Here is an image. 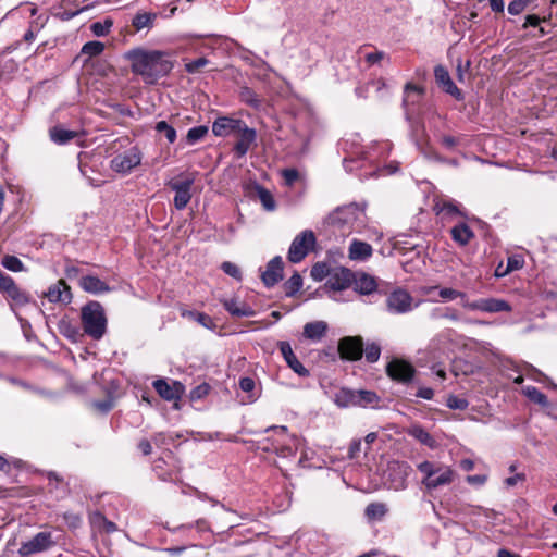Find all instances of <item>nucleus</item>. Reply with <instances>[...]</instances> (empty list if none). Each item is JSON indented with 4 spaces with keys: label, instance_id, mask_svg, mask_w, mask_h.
<instances>
[{
    "label": "nucleus",
    "instance_id": "obj_50",
    "mask_svg": "<svg viewBox=\"0 0 557 557\" xmlns=\"http://www.w3.org/2000/svg\"><path fill=\"white\" fill-rule=\"evenodd\" d=\"M207 64H209V60L205 57H201V58L195 59V60L186 63L185 70H186V72L194 74V73H197L201 67L206 66Z\"/></svg>",
    "mask_w": 557,
    "mask_h": 557
},
{
    "label": "nucleus",
    "instance_id": "obj_10",
    "mask_svg": "<svg viewBox=\"0 0 557 557\" xmlns=\"http://www.w3.org/2000/svg\"><path fill=\"white\" fill-rule=\"evenodd\" d=\"M54 545L51 532H39L34 535L30 540L25 541L18 548V555L22 557H29L34 554H38L48 550Z\"/></svg>",
    "mask_w": 557,
    "mask_h": 557
},
{
    "label": "nucleus",
    "instance_id": "obj_5",
    "mask_svg": "<svg viewBox=\"0 0 557 557\" xmlns=\"http://www.w3.org/2000/svg\"><path fill=\"white\" fill-rule=\"evenodd\" d=\"M422 96L423 88L411 83H407L405 85L403 108L405 111V117L410 123L413 136H416L419 128H423V125L414 120V115L417 113L416 107L420 103Z\"/></svg>",
    "mask_w": 557,
    "mask_h": 557
},
{
    "label": "nucleus",
    "instance_id": "obj_38",
    "mask_svg": "<svg viewBox=\"0 0 557 557\" xmlns=\"http://www.w3.org/2000/svg\"><path fill=\"white\" fill-rule=\"evenodd\" d=\"M409 434L414 437L420 443L433 447L434 446V440L431 436V434L424 430L422 426L414 425L409 430Z\"/></svg>",
    "mask_w": 557,
    "mask_h": 557
},
{
    "label": "nucleus",
    "instance_id": "obj_45",
    "mask_svg": "<svg viewBox=\"0 0 557 557\" xmlns=\"http://www.w3.org/2000/svg\"><path fill=\"white\" fill-rule=\"evenodd\" d=\"M1 264L5 269L13 271V272H20L23 270L22 261L15 256H11V255L4 256L2 258Z\"/></svg>",
    "mask_w": 557,
    "mask_h": 557
},
{
    "label": "nucleus",
    "instance_id": "obj_2",
    "mask_svg": "<svg viewBox=\"0 0 557 557\" xmlns=\"http://www.w3.org/2000/svg\"><path fill=\"white\" fill-rule=\"evenodd\" d=\"M438 295L444 300L461 299V306L470 311H481L486 313H498V312H510L512 310L510 304L499 298H480L476 300H469L468 296L463 292H459L449 287H442L438 290Z\"/></svg>",
    "mask_w": 557,
    "mask_h": 557
},
{
    "label": "nucleus",
    "instance_id": "obj_28",
    "mask_svg": "<svg viewBox=\"0 0 557 557\" xmlns=\"http://www.w3.org/2000/svg\"><path fill=\"white\" fill-rule=\"evenodd\" d=\"M239 99L242 102L255 110H261L263 107V100L261 97L252 88L247 86L240 88Z\"/></svg>",
    "mask_w": 557,
    "mask_h": 557
},
{
    "label": "nucleus",
    "instance_id": "obj_23",
    "mask_svg": "<svg viewBox=\"0 0 557 557\" xmlns=\"http://www.w3.org/2000/svg\"><path fill=\"white\" fill-rule=\"evenodd\" d=\"M45 296L50 302H70L72 299L71 289L63 280L51 285Z\"/></svg>",
    "mask_w": 557,
    "mask_h": 557
},
{
    "label": "nucleus",
    "instance_id": "obj_47",
    "mask_svg": "<svg viewBox=\"0 0 557 557\" xmlns=\"http://www.w3.org/2000/svg\"><path fill=\"white\" fill-rule=\"evenodd\" d=\"M331 274V271L326 263H317L311 269V276L317 281H322L323 278H327Z\"/></svg>",
    "mask_w": 557,
    "mask_h": 557
},
{
    "label": "nucleus",
    "instance_id": "obj_57",
    "mask_svg": "<svg viewBox=\"0 0 557 557\" xmlns=\"http://www.w3.org/2000/svg\"><path fill=\"white\" fill-rule=\"evenodd\" d=\"M239 387L246 393H251L255 389L256 383L253 379L245 376L239 379Z\"/></svg>",
    "mask_w": 557,
    "mask_h": 557
},
{
    "label": "nucleus",
    "instance_id": "obj_9",
    "mask_svg": "<svg viewBox=\"0 0 557 557\" xmlns=\"http://www.w3.org/2000/svg\"><path fill=\"white\" fill-rule=\"evenodd\" d=\"M418 304H413V297L405 289L397 288L386 297V310L392 314H405L412 311Z\"/></svg>",
    "mask_w": 557,
    "mask_h": 557
},
{
    "label": "nucleus",
    "instance_id": "obj_44",
    "mask_svg": "<svg viewBox=\"0 0 557 557\" xmlns=\"http://www.w3.org/2000/svg\"><path fill=\"white\" fill-rule=\"evenodd\" d=\"M435 208L437 209V214L443 213L447 216L463 215L458 206L451 201H444L442 205L437 203Z\"/></svg>",
    "mask_w": 557,
    "mask_h": 557
},
{
    "label": "nucleus",
    "instance_id": "obj_54",
    "mask_svg": "<svg viewBox=\"0 0 557 557\" xmlns=\"http://www.w3.org/2000/svg\"><path fill=\"white\" fill-rule=\"evenodd\" d=\"M282 175L287 186H293L299 177V173L296 169H285L283 170Z\"/></svg>",
    "mask_w": 557,
    "mask_h": 557
},
{
    "label": "nucleus",
    "instance_id": "obj_7",
    "mask_svg": "<svg viewBox=\"0 0 557 557\" xmlns=\"http://www.w3.org/2000/svg\"><path fill=\"white\" fill-rule=\"evenodd\" d=\"M412 468L406 461L393 460L388 462L385 471V483L388 488L401 491L407 487V479L411 474Z\"/></svg>",
    "mask_w": 557,
    "mask_h": 557
},
{
    "label": "nucleus",
    "instance_id": "obj_13",
    "mask_svg": "<svg viewBox=\"0 0 557 557\" xmlns=\"http://www.w3.org/2000/svg\"><path fill=\"white\" fill-rule=\"evenodd\" d=\"M153 387L161 398L168 401H177L185 393V386L178 381L169 383L164 379H158L153 382Z\"/></svg>",
    "mask_w": 557,
    "mask_h": 557
},
{
    "label": "nucleus",
    "instance_id": "obj_55",
    "mask_svg": "<svg viewBox=\"0 0 557 557\" xmlns=\"http://www.w3.org/2000/svg\"><path fill=\"white\" fill-rule=\"evenodd\" d=\"M89 8H91V5H86V7H83L82 9L79 10H76V11H69V10H65L63 12H60L57 14V16L62 20V21H70L72 20L73 17H75L76 15H78L79 13L88 10Z\"/></svg>",
    "mask_w": 557,
    "mask_h": 557
},
{
    "label": "nucleus",
    "instance_id": "obj_15",
    "mask_svg": "<svg viewBox=\"0 0 557 557\" xmlns=\"http://www.w3.org/2000/svg\"><path fill=\"white\" fill-rule=\"evenodd\" d=\"M242 126H245V122L240 119L219 116L212 123V133L218 137H227L235 135Z\"/></svg>",
    "mask_w": 557,
    "mask_h": 557
},
{
    "label": "nucleus",
    "instance_id": "obj_64",
    "mask_svg": "<svg viewBox=\"0 0 557 557\" xmlns=\"http://www.w3.org/2000/svg\"><path fill=\"white\" fill-rule=\"evenodd\" d=\"M138 449L143 453V455L148 456L152 451L151 443L144 438L138 443Z\"/></svg>",
    "mask_w": 557,
    "mask_h": 557
},
{
    "label": "nucleus",
    "instance_id": "obj_8",
    "mask_svg": "<svg viewBox=\"0 0 557 557\" xmlns=\"http://www.w3.org/2000/svg\"><path fill=\"white\" fill-rule=\"evenodd\" d=\"M194 183V174H187L182 180L173 178L166 183V186L175 193L173 202L177 210H183L187 207L191 199V186Z\"/></svg>",
    "mask_w": 557,
    "mask_h": 557
},
{
    "label": "nucleus",
    "instance_id": "obj_41",
    "mask_svg": "<svg viewBox=\"0 0 557 557\" xmlns=\"http://www.w3.org/2000/svg\"><path fill=\"white\" fill-rule=\"evenodd\" d=\"M112 26H113V21L111 18H106L103 22L92 23L90 25V30L95 36L102 37L110 33V29Z\"/></svg>",
    "mask_w": 557,
    "mask_h": 557
},
{
    "label": "nucleus",
    "instance_id": "obj_37",
    "mask_svg": "<svg viewBox=\"0 0 557 557\" xmlns=\"http://www.w3.org/2000/svg\"><path fill=\"white\" fill-rule=\"evenodd\" d=\"M154 18L156 14L152 13H137L132 21V25L137 30H140L143 28H150L153 25Z\"/></svg>",
    "mask_w": 557,
    "mask_h": 557
},
{
    "label": "nucleus",
    "instance_id": "obj_46",
    "mask_svg": "<svg viewBox=\"0 0 557 557\" xmlns=\"http://www.w3.org/2000/svg\"><path fill=\"white\" fill-rule=\"evenodd\" d=\"M222 271L230 275L231 277L235 278L237 282H240L243 280V274L238 265L231 261H224L221 264Z\"/></svg>",
    "mask_w": 557,
    "mask_h": 557
},
{
    "label": "nucleus",
    "instance_id": "obj_3",
    "mask_svg": "<svg viewBox=\"0 0 557 557\" xmlns=\"http://www.w3.org/2000/svg\"><path fill=\"white\" fill-rule=\"evenodd\" d=\"M417 469L423 475L421 483L429 491L449 485L455 478L454 470L442 462L425 460L418 463Z\"/></svg>",
    "mask_w": 557,
    "mask_h": 557
},
{
    "label": "nucleus",
    "instance_id": "obj_59",
    "mask_svg": "<svg viewBox=\"0 0 557 557\" xmlns=\"http://www.w3.org/2000/svg\"><path fill=\"white\" fill-rule=\"evenodd\" d=\"M384 58H385V53L383 51H375V52H370V53L366 54V61L370 65H374V64L379 63Z\"/></svg>",
    "mask_w": 557,
    "mask_h": 557
},
{
    "label": "nucleus",
    "instance_id": "obj_29",
    "mask_svg": "<svg viewBox=\"0 0 557 557\" xmlns=\"http://www.w3.org/2000/svg\"><path fill=\"white\" fill-rule=\"evenodd\" d=\"M78 133L75 131H69L61 126H54L50 129V138L58 145H65L72 139L76 138Z\"/></svg>",
    "mask_w": 557,
    "mask_h": 557
},
{
    "label": "nucleus",
    "instance_id": "obj_24",
    "mask_svg": "<svg viewBox=\"0 0 557 557\" xmlns=\"http://www.w3.org/2000/svg\"><path fill=\"white\" fill-rule=\"evenodd\" d=\"M79 286L89 294L98 295L110 290V286L95 275H85L78 280Z\"/></svg>",
    "mask_w": 557,
    "mask_h": 557
},
{
    "label": "nucleus",
    "instance_id": "obj_27",
    "mask_svg": "<svg viewBox=\"0 0 557 557\" xmlns=\"http://www.w3.org/2000/svg\"><path fill=\"white\" fill-rule=\"evenodd\" d=\"M327 332V323L324 321H314L305 324L304 336L313 342L321 341Z\"/></svg>",
    "mask_w": 557,
    "mask_h": 557
},
{
    "label": "nucleus",
    "instance_id": "obj_61",
    "mask_svg": "<svg viewBox=\"0 0 557 557\" xmlns=\"http://www.w3.org/2000/svg\"><path fill=\"white\" fill-rule=\"evenodd\" d=\"M525 480V474L524 473H517L512 476H509L505 480V484L506 486L508 487H512L515 486L518 482H522Z\"/></svg>",
    "mask_w": 557,
    "mask_h": 557
},
{
    "label": "nucleus",
    "instance_id": "obj_19",
    "mask_svg": "<svg viewBox=\"0 0 557 557\" xmlns=\"http://www.w3.org/2000/svg\"><path fill=\"white\" fill-rule=\"evenodd\" d=\"M354 273L345 268H338L331 272L325 286L332 290H344L352 283Z\"/></svg>",
    "mask_w": 557,
    "mask_h": 557
},
{
    "label": "nucleus",
    "instance_id": "obj_30",
    "mask_svg": "<svg viewBox=\"0 0 557 557\" xmlns=\"http://www.w3.org/2000/svg\"><path fill=\"white\" fill-rule=\"evenodd\" d=\"M335 404L342 408L357 406L356 391L348 388L339 389L335 394Z\"/></svg>",
    "mask_w": 557,
    "mask_h": 557
},
{
    "label": "nucleus",
    "instance_id": "obj_53",
    "mask_svg": "<svg viewBox=\"0 0 557 557\" xmlns=\"http://www.w3.org/2000/svg\"><path fill=\"white\" fill-rule=\"evenodd\" d=\"M352 207H346V208H338L332 215V221L338 222V223H347L348 218L345 215L347 212L351 211Z\"/></svg>",
    "mask_w": 557,
    "mask_h": 557
},
{
    "label": "nucleus",
    "instance_id": "obj_48",
    "mask_svg": "<svg viewBox=\"0 0 557 557\" xmlns=\"http://www.w3.org/2000/svg\"><path fill=\"white\" fill-rule=\"evenodd\" d=\"M446 405L449 409L465 410L468 408L469 403L466 398H461L456 395H450L447 398Z\"/></svg>",
    "mask_w": 557,
    "mask_h": 557
},
{
    "label": "nucleus",
    "instance_id": "obj_25",
    "mask_svg": "<svg viewBox=\"0 0 557 557\" xmlns=\"http://www.w3.org/2000/svg\"><path fill=\"white\" fill-rule=\"evenodd\" d=\"M372 246L359 239H352L348 249V257L354 261H366L372 256Z\"/></svg>",
    "mask_w": 557,
    "mask_h": 557
},
{
    "label": "nucleus",
    "instance_id": "obj_36",
    "mask_svg": "<svg viewBox=\"0 0 557 557\" xmlns=\"http://www.w3.org/2000/svg\"><path fill=\"white\" fill-rule=\"evenodd\" d=\"M388 509L383 503H371L366 508V515L369 519L381 520L385 517Z\"/></svg>",
    "mask_w": 557,
    "mask_h": 557
},
{
    "label": "nucleus",
    "instance_id": "obj_12",
    "mask_svg": "<svg viewBox=\"0 0 557 557\" xmlns=\"http://www.w3.org/2000/svg\"><path fill=\"white\" fill-rule=\"evenodd\" d=\"M386 373L392 380L408 384L412 381L416 369L408 361L393 359L386 366Z\"/></svg>",
    "mask_w": 557,
    "mask_h": 557
},
{
    "label": "nucleus",
    "instance_id": "obj_31",
    "mask_svg": "<svg viewBox=\"0 0 557 557\" xmlns=\"http://www.w3.org/2000/svg\"><path fill=\"white\" fill-rule=\"evenodd\" d=\"M522 394L534 404L540 405L541 407H548L549 401L545 394H543L540 389H537L535 386H525L522 388Z\"/></svg>",
    "mask_w": 557,
    "mask_h": 557
},
{
    "label": "nucleus",
    "instance_id": "obj_49",
    "mask_svg": "<svg viewBox=\"0 0 557 557\" xmlns=\"http://www.w3.org/2000/svg\"><path fill=\"white\" fill-rule=\"evenodd\" d=\"M211 387L208 383H201L198 386L194 387L189 393L190 400H199L203 397H206Z\"/></svg>",
    "mask_w": 557,
    "mask_h": 557
},
{
    "label": "nucleus",
    "instance_id": "obj_40",
    "mask_svg": "<svg viewBox=\"0 0 557 557\" xmlns=\"http://www.w3.org/2000/svg\"><path fill=\"white\" fill-rule=\"evenodd\" d=\"M208 126L199 125L188 129L186 140L189 145H194L201 140L208 134Z\"/></svg>",
    "mask_w": 557,
    "mask_h": 557
},
{
    "label": "nucleus",
    "instance_id": "obj_6",
    "mask_svg": "<svg viewBox=\"0 0 557 557\" xmlns=\"http://www.w3.org/2000/svg\"><path fill=\"white\" fill-rule=\"evenodd\" d=\"M315 235L310 230L300 232L292 242L287 258L292 263L302 261L315 245Z\"/></svg>",
    "mask_w": 557,
    "mask_h": 557
},
{
    "label": "nucleus",
    "instance_id": "obj_22",
    "mask_svg": "<svg viewBox=\"0 0 557 557\" xmlns=\"http://www.w3.org/2000/svg\"><path fill=\"white\" fill-rule=\"evenodd\" d=\"M224 309L233 317L236 318H250L256 314V311L246 302H240L236 298L221 300Z\"/></svg>",
    "mask_w": 557,
    "mask_h": 557
},
{
    "label": "nucleus",
    "instance_id": "obj_11",
    "mask_svg": "<svg viewBox=\"0 0 557 557\" xmlns=\"http://www.w3.org/2000/svg\"><path fill=\"white\" fill-rule=\"evenodd\" d=\"M141 162V153L138 148L133 147L115 156L111 160V169L117 173L127 174Z\"/></svg>",
    "mask_w": 557,
    "mask_h": 557
},
{
    "label": "nucleus",
    "instance_id": "obj_56",
    "mask_svg": "<svg viewBox=\"0 0 557 557\" xmlns=\"http://www.w3.org/2000/svg\"><path fill=\"white\" fill-rule=\"evenodd\" d=\"M487 481V475L486 474H474V475H468L466 478V482L469 483L470 485H475V486H483Z\"/></svg>",
    "mask_w": 557,
    "mask_h": 557
},
{
    "label": "nucleus",
    "instance_id": "obj_51",
    "mask_svg": "<svg viewBox=\"0 0 557 557\" xmlns=\"http://www.w3.org/2000/svg\"><path fill=\"white\" fill-rule=\"evenodd\" d=\"M532 0H513L508 5V12L511 15H518L520 14L530 3Z\"/></svg>",
    "mask_w": 557,
    "mask_h": 557
},
{
    "label": "nucleus",
    "instance_id": "obj_42",
    "mask_svg": "<svg viewBox=\"0 0 557 557\" xmlns=\"http://www.w3.org/2000/svg\"><path fill=\"white\" fill-rule=\"evenodd\" d=\"M104 50V45L101 41L92 40L86 42L82 48V54H86L88 57H97L101 54Z\"/></svg>",
    "mask_w": 557,
    "mask_h": 557
},
{
    "label": "nucleus",
    "instance_id": "obj_43",
    "mask_svg": "<svg viewBox=\"0 0 557 557\" xmlns=\"http://www.w3.org/2000/svg\"><path fill=\"white\" fill-rule=\"evenodd\" d=\"M364 351V357H366V360L369 362V363H374L376 362L379 359H380V356H381V346L375 343V342H372V343H369L366 348L363 349Z\"/></svg>",
    "mask_w": 557,
    "mask_h": 557
},
{
    "label": "nucleus",
    "instance_id": "obj_20",
    "mask_svg": "<svg viewBox=\"0 0 557 557\" xmlns=\"http://www.w3.org/2000/svg\"><path fill=\"white\" fill-rule=\"evenodd\" d=\"M278 348L284 360L295 373L301 377L309 376V370L306 369L304 364L297 359L288 342H278Z\"/></svg>",
    "mask_w": 557,
    "mask_h": 557
},
{
    "label": "nucleus",
    "instance_id": "obj_1",
    "mask_svg": "<svg viewBox=\"0 0 557 557\" xmlns=\"http://www.w3.org/2000/svg\"><path fill=\"white\" fill-rule=\"evenodd\" d=\"M125 58L131 62L132 72L141 76L143 81L149 85L166 76L173 69L169 55L158 50L136 48L127 51Z\"/></svg>",
    "mask_w": 557,
    "mask_h": 557
},
{
    "label": "nucleus",
    "instance_id": "obj_14",
    "mask_svg": "<svg viewBox=\"0 0 557 557\" xmlns=\"http://www.w3.org/2000/svg\"><path fill=\"white\" fill-rule=\"evenodd\" d=\"M338 351L342 359L356 361L361 359L363 354V342L361 337H344L339 341Z\"/></svg>",
    "mask_w": 557,
    "mask_h": 557
},
{
    "label": "nucleus",
    "instance_id": "obj_4",
    "mask_svg": "<svg viewBox=\"0 0 557 557\" xmlns=\"http://www.w3.org/2000/svg\"><path fill=\"white\" fill-rule=\"evenodd\" d=\"M84 332L94 339H100L107 327L104 310L98 301H89L82 308Z\"/></svg>",
    "mask_w": 557,
    "mask_h": 557
},
{
    "label": "nucleus",
    "instance_id": "obj_39",
    "mask_svg": "<svg viewBox=\"0 0 557 557\" xmlns=\"http://www.w3.org/2000/svg\"><path fill=\"white\" fill-rule=\"evenodd\" d=\"M154 129L157 133L164 135L170 144L176 140V131L166 121L157 122Z\"/></svg>",
    "mask_w": 557,
    "mask_h": 557
},
{
    "label": "nucleus",
    "instance_id": "obj_17",
    "mask_svg": "<svg viewBox=\"0 0 557 557\" xmlns=\"http://www.w3.org/2000/svg\"><path fill=\"white\" fill-rule=\"evenodd\" d=\"M236 135H238V140L234 145V152L238 158H242L247 154L251 146L255 144L257 139V132L245 123V126H242Z\"/></svg>",
    "mask_w": 557,
    "mask_h": 557
},
{
    "label": "nucleus",
    "instance_id": "obj_16",
    "mask_svg": "<svg viewBox=\"0 0 557 557\" xmlns=\"http://www.w3.org/2000/svg\"><path fill=\"white\" fill-rule=\"evenodd\" d=\"M434 77L437 85L448 95L454 97L456 100H463L462 91L453 82L448 71L443 65H436L434 67Z\"/></svg>",
    "mask_w": 557,
    "mask_h": 557
},
{
    "label": "nucleus",
    "instance_id": "obj_34",
    "mask_svg": "<svg viewBox=\"0 0 557 557\" xmlns=\"http://www.w3.org/2000/svg\"><path fill=\"white\" fill-rule=\"evenodd\" d=\"M302 287V277L298 272H295L283 285L285 295L287 297L295 296Z\"/></svg>",
    "mask_w": 557,
    "mask_h": 557
},
{
    "label": "nucleus",
    "instance_id": "obj_26",
    "mask_svg": "<svg viewBox=\"0 0 557 557\" xmlns=\"http://www.w3.org/2000/svg\"><path fill=\"white\" fill-rule=\"evenodd\" d=\"M450 236L456 244L465 247L474 238V232L467 223L460 222L451 227Z\"/></svg>",
    "mask_w": 557,
    "mask_h": 557
},
{
    "label": "nucleus",
    "instance_id": "obj_60",
    "mask_svg": "<svg viewBox=\"0 0 557 557\" xmlns=\"http://www.w3.org/2000/svg\"><path fill=\"white\" fill-rule=\"evenodd\" d=\"M64 272H65V275L67 278L73 280V278L78 277L82 270H81V268H78L76 265L67 264L64 269Z\"/></svg>",
    "mask_w": 557,
    "mask_h": 557
},
{
    "label": "nucleus",
    "instance_id": "obj_21",
    "mask_svg": "<svg viewBox=\"0 0 557 557\" xmlns=\"http://www.w3.org/2000/svg\"><path fill=\"white\" fill-rule=\"evenodd\" d=\"M351 284H354V290L360 295L371 296L377 294L376 281L370 274H354Z\"/></svg>",
    "mask_w": 557,
    "mask_h": 557
},
{
    "label": "nucleus",
    "instance_id": "obj_52",
    "mask_svg": "<svg viewBox=\"0 0 557 557\" xmlns=\"http://www.w3.org/2000/svg\"><path fill=\"white\" fill-rule=\"evenodd\" d=\"M442 146L447 150H454L460 144V137L443 135L440 139Z\"/></svg>",
    "mask_w": 557,
    "mask_h": 557
},
{
    "label": "nucleus",
    "instance_id": "obj_18",
    "mask_svg": "<svg viewBox=\"0 0 557 557\" xmlns=\"http://www.w3.org/2000/svg\"><path fill=\"white\" fill-rule=\"evenodd\" d=\"M283 260L282 257L276 256L272 258L265 271L261 273V280L267 287L275 286L283 278Z\"/></svg>",
    "mask_w": 557,
    "mask_h": 557
},
{
    "label": "nucleus",
    "instance_id": "obj_32",
    "mask_svg": "<svg viewBox=\"0 0 557 557\" xmlns=\"http://www.w3.org/2000/svg\"><path fill=\"white\" fill-rule=\"evenodd\" d=\"M181 314L184 318L195 320L206 329L213 330L216 326L212 318L203 312L183 310Z\"/></svg>",
    "mask_w": 557,
    "mask_h": 557
},
{
    "label": "nucleus",
    "instance_id": "obj_35",
    "mask_svg": "<svg viewBox=\"0 0 557 557\" xmlns=\"http://www.w3.org/2000/svg\"><path fill=\"white\" fill-rule=\"evenodd\" d=\"M257 196L267 211H273L276 208V202L272 194L263 186L256 185Z\"/></svg>",
    "mask_w": 557,
    "mask_h": 557
},
{
    "label": "nucleus",
    "instance_id": "obj_33",
    "mask_svg": "<svg viewBox=\"0 0 557 557\" xmlns=\"http://www.w3.org/2000/svg\"><path fill=\"white\" fill-rule=\"evenodd\" d=\"M356 397L357 406L359 407H374L380 400L375 392L366 389L356 391Z\"/></svg>",
    "mask_w": 557,
    "mask_h": 557
},
{
    "label": "nucleus",
    "instance_id": "obj_62",
    "mask_svg": "<svg viewBox=\"0 0 557 557\" xmlns=\"http://www.w3.org/2000/svg\"><path fill=\"white\" fill-rule=\"evenodd\" d=\"M416 396L419 398L430 400L434 396V391L430 387H421L418 389Z\"/></svg>",
    "mask_w": 557,
    "mask_h": 557
},
{
    "label": "nucleus",
    "instance_id": "obj_63",
    "mask_svg": "<svg viewBox=\"0 0 557 557\" xmlns=\"http://www.w3.org/2000/svg\"><path fill=\"white\" fill-rule=\"evenodd\" d=\"M541 21L542 20L540 18V16H537L535 14H529L525 17V22L523 24V28H527L529 26L536 27V26L540 25Z\"/></svg>",
    "mask_w": 557,
    "mask_h": 557
},
{
    "label": "nucleus",
    "instance_id": "obj_58",
    "mask_svg": "<svg viewBox=\"0 0 557 557\" xmlns=\"http://www.w3.org/2000/svg\"><path fill=\"white\" fill-rule=\"evenodd\" d=\"M361 440H355L350 443L348 448V457L350 459H355L358 457L359 453L361 451Z\"/></svg>",
    "mask_w": 557,
    "mask_h": 557
}]
</instances>
